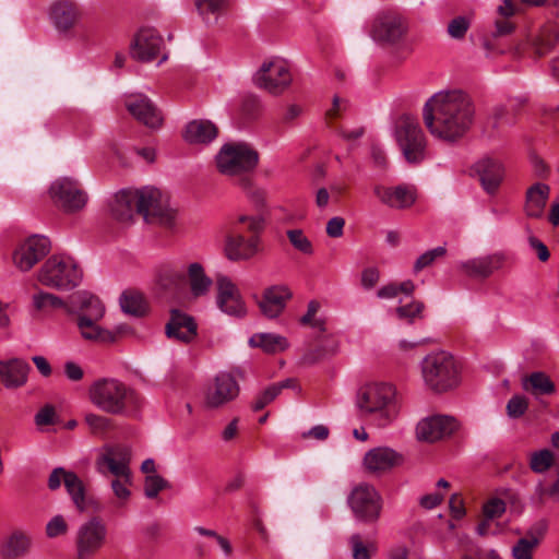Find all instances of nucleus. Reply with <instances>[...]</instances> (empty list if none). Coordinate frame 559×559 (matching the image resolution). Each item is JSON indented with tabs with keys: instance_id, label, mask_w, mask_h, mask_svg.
<instances>
[{
	"instance_id": "nucleus-39",
	"label": "nucleus",
	"mask_w": 559,
	"mask_h": 559,
	"mask_svg": "<svg viewBox=\"0 0 559 559\" xmlns=\"http://www.w3.org/2000/svg\"><path fill=\"white\" fill-rule=\"evenodd\" d=\"M186 264H170L159 269L157 283L164 289H179L185 287Z\"/></svg>"
},
{
	"instance_id": "nucleus-46",
	"label": "nucleus",
	"mask_w": 559,
	"mask_h": 559,
	"mask_svg": "<svg viewBox=\"0 0 559 559\" xmlns=\"http://www.w3.org/2000/svg\"><path fill=\"white\" fill-rule=\"evenodd\" d=\"M286 235L290 245L297 251L305 255L313 254V245L311 240L305 235L304 230L299 228L288 229Z\"/></svg>"
},
{
	"instance_id": "nucleus-31",
	"label": "nucleus",
	"mask_w": 559,
	"mask_h": 559,
	"mask_svg": "<svg viewBox=\"0 0 559 559\" xmlns=\"http://www.w3.org/2000/svg\"><path fill=\"white\" fill-rule=\"evenodd\" d=\"M185 286L189 287L192 297L201 298L211 292L213 280L207 275L202 263L189 262L186 264Z\"/></svg>"
},
{
	"instance_id": "nucleus-36",
	"label": "nucleus",
	"mask_w": 559,
	"mask_h": 559,
	"mask_svg": "<svg viewBox=\"0 0 559 559\" xmlns=\"http://www.w3.org/2000/svg\"><path fill=\"white\" fill-rule=\"evenodd\" d=\"M71 305L79 310L76 317H90L93 320H102L106 312L102 300L87 292H78L72 295Z\"/></svg>"
},
{
	"instance_id": "nucleus-56",
	"label": "nucleus",
	"mask_w": 559,
	"mask_h": 559,
	"mask_svg": "<svg viewBox=\"0 0 559 559\" xmlns=\"http://www.w3.org/2000/svg\"><path fill=\"white\" fill-rule=\"evenodd\" d=\"M527 407L528 402L525 396L514 395L507 404V414L510 418H519L525 414Z\"/></svg>"
},
{
	"instance_id": "nucleus-4",
	"label": "nucleus",
	"mask_w": 559,
	"mask_h": 559,
	"mask_svg": "<svg viewBox=\"0 0 559 559\" xmlns=\"http://www.w3.org/2000/svg\"><path fill=\"white\" fill-rule=\"evenodd\" d=\"M420 368L425 384L435 392L453 390L461 382L460 367L454 357L447 352L427 355Z\"/></svg>"
},
{
	"instance_id": "nucleus-8",
	"label": "nucleus",
	"mask_w": 559,
	"mask_h": 559,
	"mask_svg": "<svg viewBox=\"0 0 559 559\" xmlns=\"http://www.w3.org/2000/svg\"><path fill=\"white\" fill-rule=\"evenodd\" d=\"M395 139L409 164H419L425 159L427 140L415 117L404 115L399 118L395 126Z\"/></svg>"
},
{
	"instance_id": "nucleus-29",
	"label": "nucleus",
	"mask_w": 559,
	"mask_h": 559,
	"mask_svg": "<svg viewBox=\"0 0 559 559\" xmlns=\"http://www.w3.org/2000/svg\"><path fill=\"white\" fill-rule=\"evenodd\" d=\"M506 257L502 253L479 257L461 263L462 271L471 277H488L493 272L502 269Z\"/></svg>"
},
{
	"instance_id": "nucleus-32",
	"label": "nucleus",
	"mask_w": 559,
	"mask_h": 559,
	"mask_svg": "<svg viewBox=\"0 0 559 559\" xmlns=\"http://www.w3.org/2000/svg\"><path fill=\"white\" fill-rule=\"evenodd\" d=\"M483 189L488 194H495L503 180V167L499 162L492 159H483L476 165Z\"/></svg>"
},
{
	"instance_id": "nucleus-58",
	"label": "nucleus",
	"mask_w": 559,
	"mask_h": 559,
	"mask_svg": "<svg viewBox=\"0 0 559 559\" xmlns=\"http://www.w3.org/2000/svg\"><path fill=\"white\" fill-rule=\"evenodd\" d=\"M506 511V503L503 500L493 498L490 499L485 506H484V514L487 520H492L496 518L501 516Z\"/></svg>"
},
{
	"instance_id": "nucleus-15",
	"label": "nucleus",
	"mask_w": 559,
	"mask_h": 559,
	"mask_svg": "<svg viewBox=\"0 0 559 559\" xmlns=\"http://www.w3.org/2000/svg\"><path fill=\"white\" fill-rule=\"evenodd\" d=\"M132 451L127 445H110L97 455L95 461L96 471L103 475H112L117 477H126L132 475L131 464Z\"/></svg>"
},
{
	"instance_id": "nucleus-44",
	"label": "nucleus",
	"mask_w": 559,
	"mask_h": 559,
	"mask_svg": "<svg viewBox=\"0 0 559 559\" xmlns=\"http://www.w3.org/2000/svg\"><path fill=\"white\" fill-rule=\"evenodd\" d=\"M132 484V475L126 477L114 478L110 483L111 490L115 498L117 499V507L123 508L131 497V490L129 487Z\"/></svg>"
},
{
	"instance_id": "nucleus-17",
	"label": "nucleus",
	"mask_w": 559,
	"mask_h": 559,
	"mask_svg": "<svg viewBox=\"0 0 559 559\" xmlns=\"http://www.w3.org/2000/svg\"><path fill=\"white\" fill-rule=\"evenodd\" d=\"M216 306L230 317L242 318L247 314V305L238 286L226 275L216 277Z\"/></svg>"
},
{
	"instance_id": "nucleus-57",
	"label": "nucleus",
	"mask_w": 559,
	"mask_h": 559,
	"mask_svg": "<svg viewBox=\"0 0 559 559\" xmlns=\"http://www.w3.org/2000/svg\"><path fill=\"white\" fill-rule=\"evenodd\" d=\"M423 309H424L423 302L413 301L408 305L397 307L396 313L400 319H405L408 322H413V320L421 313Z\"/></svg>"
},
{
	"instance_id": "nucleus-48",
	"label": "nucleus",
	"mask_w": 559,
	"mask_h": 559,
	"mask_svg": "<svg viewBox=\"0 0 559 559\" xmlns=\"http://www.w3.org/2000/svg\"><path fill=\"white\" fill-rule=\"evenodd\" d=\"M194 4L202 16L221 15L229 7L228 0H194Z\"/></svg>"
},
{
	"instance_id": "nucleus-47",
	"label": "nucleus",
	"mask_w": 559,
	"mask_h": 559,
	"mask_svg": "<svg viewBox=\"0 0 559 559\" xmlns=\"http://www.w3.org/2000/svg\"><path fill=\"white\" fill-rule=\"evenodd\" d=\"M84 421L87 425L90 431L96 436H104L112 427L110 418L95 413H86Z\"/></svg>"
},
{
	"instance_id": "nucleus-24",
	"label": "nucleus",
	"mask_w": 559,
	"mask_h": 559,
	"mask_svg": "<svg viewBox=\"0 0 559 559\" xmlns=\"http://www.w3.org/2000/svg\"><path fill=\"white\" fill-rule=\"evenodd\" d=\"M48 16L58 33L68 34L80 22L82 13L74 0H56L49 7Z\"/></svg>"
},
{
	"instance_id": "nucleus-50",
	"label": "nucleus",
	"mask_w": 559,
	"mask_h": 559,
	"mask_svg": "<svg viewBox=\"0 0 559 559\" xmlns=\"http://www.w3.org/2000/svg\"><path fill=\"white\" fill-rule=\"evenodd\" d=\"M349 545L354 559H371V555L376 551L374 544H365L359 534H354L350 536Z\"/></svg>"
},
{
	"instance_id": "nucleus-37",
	"label": "nucleus",
	"mask_w": 559,
	"mask_h": 559,
	"mask_svg": "<svg viewBox=\"0 0 559 559\" xmlns=\"http://www.w3.org/2000/svg\"><path fill=\"white\" fill-rule=\"evenodd\" d=\"M218 135L217 127L210 120H192L185 129L183 139L190 144H209Z\"/></svg>"
},
{
	"instance_id": "nucleus-21",
	"label": "nucleus",
	"mask_w": 559,
	"mask_h": 559,
	"mask_svg": "<svg viewBox=\"0 0 559 559\" xmlns=\"http://www.w3.org/2000/svg\"><path fill=\"white\" fill-rule=\"evenodd\" d=\"M163 47L162 35L155 28L143 27L135 34L130 53L138 61L150 62L158 57Z\"/></svg>"
},
{
	"instance_id": "nucleus-12",
	"label": "nucleus",
	"mask_w": 559,
	"mask_h": 559,
	"mask_svg": "<svg viewBox=\"0 0 559 559\" xmlns=\"http://www.w3.org/2000/svg\"><path fill=\"white\" fill-rule=\"evenodd\" d=\"M49 195L53 203L67 213L83 210L88 201L87 193L79 181L70 177L56 179L49 188Z\"/></svg>"
},
{
	"instance_id": "nucleus-11",
	"label": "nucleus",
	"mask_w": 559,
	"mask_h": 559,
	"mask_svg": "<svg viewBox=\"0 0 559 559\" xmlns=\"http://www.w3.org/2000/svg\"><path fill=\"white\" fill-rule=\"evenodd\" d=\"M347 502L355 518L359 521L372 523L380 516L381 497L372 485L362 483L355 486L348 496Z\"/></svg>"
},
{
	"instance_id": "nucleus-35",
	"label": "nucleus",
	"mask_w": 559,
	"mask_h": 559,
	"mask_svg": "<svg viewBox=\"0 0 559 559\" xmlns=\"http://www.w3.org/2000/svg\"><path fill=\"white\" fill-rule=\"evenodd\" d=\"M136 197V189L121 190L118 192L110 205L112 216L121 223L132 221L134 213H138Z\"/></svg>"
},
{
	"instance_id": "nucleus-60",
	"label": "nucleus",
	"mask_w": 559,
	"mask_h": 559,
	"mask_svg": "<svg viewBox=\"0 0 559 559\" xmlns=\"http://www.w3.org/2000/svg\"><path fill=\"white\" fill-rule=\"evenodd\" d=\"M56 420V409L51 405H45L35 415V424L37 426L52 425Z\"/></svg>"
},
{
	"instance_id": "nucleus-5",
	"label": "nucleus",
	"mask_w": 559,
	"mask_h": 559,
	"mask_svg": "<svg viewBox=\"0 0 559 559\" xmlns=\"http://www.w3.org/2000/svg\"><path fill=\"white\" fill-rule=\"evenodd\" d=\"M258 162V152L242 142L225 143L215 155V167L226 177H242L250 174L255 169Z\"/></svg>"
},
{
	"instance_id": "nucleus-62",
	"label": "nucleus",
	"mask_w": 559,
	"mask_h": 559,
	"mask_svg": "<svg viewBox=\"0 0 559 559\" xmlns=\"http://www.w3.org/2000/svg\"><path fill=\"white\" fill-rule=\"evenodd\" d=\"M319 310V304L317 301H310L308 304V309L305 316L301 318L302 324H310L312 326H320L321 323L314 319L317 312Z\"/></svg>"
},
{
	"instance_id": "nucleus-43",
	"label": "nucleus",
	"mask_w": 559,
	"mask_h": 559,
	"mask_svg": "<svg viewBox=\"0 0 559 559\" xmlns=\"http://www.w3.org/2000/svg\"><path fill=\"white\" fill-rule=\"evenodd\" d=\"M294 386V380L286 379L280 383L270 385L263 392L255 396L252 403V409L258 412L276 399L281 391L285 388Z\"/></svg>"
},
{
	"instance_id": "nucleus-3",
	"label": "nucleus",
	"mask_w": 559,
	"mask_h": 559,
	"mask_svg": "<svg viewBox=\"0 0 559 559\" xmlns=\"http://www.w3.org/2000/svg\"><path fill=\"white\" fill-rule=\"evenodd\" d=\"M358 407L371 416L380 427L391 424L399 414L395 388L390 383L374 382L366 385L358 397Z\"/></svg>"
},
{
	"instance_id": "nucleus-54",
	"label": "nucleus",
	"mask_w": 559,
	"mask_h": 559,
	"mask_svg": "<svg viewBox=\"0 0 559 559\" xmlns=\"http://www.w3.org/2000/svg\"><path fill=\"white\" fill-rule=\"evenodd\" d=\"M471 19L464 15L452 19L448 24V34L453 39H463L471 27Z\"/></svg>"
},
{
	"instance_id": "nucleus-2",
	"label": "nucleus",
	"mask_w": 559,
	"mask_h": 559,
	"mask_svg": "<svg viewBox=\"0 0 559 559\" xmlns=\"http://www.w3.org/2000/svg\"><path fill=\"white\" fill-rule=\"evenodd\" d=\"M90 402L109 415H124L139 405L136 392L117 378H99L87 390Z\"/></svg>"
},
{
	"instance_id": "nucleus-22",
	"label": "nucleus",
	"mask_w": 559,
	"mask_h": 559,
	"mask_svg": "<svg viewBox=\"0 0 559 559\" xmlns=\"http://www.w3.org/2000/svg\"><path fill=\"white\" fill-rule=\"evenodd\" d=\"M459 429L457 420L448 415H435L420 420L416 427L417 438L436 442L450 437Z\"/></svg>"
},
{
	"instance_id": "nucleus-49",
	"label": "nucleus",
	"mask_w": 559,
	"mask_h": 559,
	"mask_svg": "<svg viewBox=\"0 0 559 559\" xmlns=\"http://www.w3.org/2000/svg\"><path fill=\"white\" fill-rule=\"evenodd\" d=\"M33 305L39 311L59 309L64 307V302L62 301L61 298L53 294L41 290L33 296Z\"/></svg>"
},
{
	"instance_id": "nucleus-61",
	"label": "nucleus",
	"mask_w": 559,
	"mask_h": 559,
	"mask_svg": "<svg viewBox=\"0 0 559 559\" xmlns=\"http://www.w3.org/2000/svg\"><path fill=\"white\" fill-rule=\"evenodd\" d=\"M345 221L340 216L332 217L326 224V234L332 238H338L343 235Z\"/></svg>"
},
{
	"instance_id": "nucleus-42",
	"label": "nucleus",
	"mask_w": 559,
	"mask_h": 559,
	"mask_svg": "<svg viewBox=\"0 0 559 559\" xmlns=\"http://www.w3.org/2000/svg\"><path fill=\"white\" fill-rule=\"evenodd\" d=\"M120 306L123 312L141 317L146 311V304L142 294L136 292H126L120 297Z\"/></svg>"
},
{
	"instance_id": "nucleus-63",
	"label": "nucleus",
	"mask_w": 559,
	"mask_h": 559,
	"mask_svg": "<svg viewBox=\"0 0 559 559\" xmlns=\"http://www.w3.org/2000/svg\"><path fill=\"white\" fill-rule=\"evenodd\" d=\"M348 108V102L345 98L340 96H334L332 107L328 110V116L330 118L337 117L341 112L346 111Z\"/></svg>"
},
{
	"instance_id": "nucleus-16",
	"label": "nucleus",
	"mask_w": 559,
	"mask_h": 559,
	"mask_svg": "<svg viewBox=\"0 0 559 559\" xmlns=\"http://www.w3.org/2000/svg\"><path fill=\"white\" fill-rule=\"evenodd\" d=\"M260 251V238L258 235L245 237L240 227L230 225L224 241V253L230 261H247Z\"/></svg>"
},
{
	"instance_id": "nucleus-20",
	"label": "nucleus",
	"mask_w": 559,
	"mask_h": 559,
	"mask_svg": "<svg viewBox=\"0 0 559 559\" xmlns=\"http://www.w3.org/2000/svg\"><path fill=\"white\" fill-rule=\"evenodd\" d=\"M49 252V240L41 236H32L22 241L13 252L14 265L23 272L29 271Z\"/></svg>"
},
{
	"instance_id": "nucleus-6",
	"label": "nucleus",
	"mask_w": 559,
	"mask_h": 559,
	"mask_svg": "<svg viewBox=\"0 0 559 559\" xmlns=\"http://www.w3.org/2000/svg\"><path fill=\"white\" fill-rule=\"evenodd\" d=\"M82 270L69 255H52L40 267L37 280L44 286L59 290L72 289L82 281Z\"/></svg>"
},
{
	"instance_id": "nucleus-55",
	"label": "nucleus",
	"mask_w": 559,
	"mask_h": 559,
	"mask_svg": "<svg viewBox=\"0 0 559 559\" xmlns=\"http://www.w3.org/2000/svg\"><path fill=\"white\" fill-rule=\"evenodd\" d=\"M230 225H237L238 227H240V225H246L248 231L252 233L253 235H257L263 229L264 219L258 215L250 216L241 214L238 215L237 218Z\"/></svg>"
},
{
	"instance_id": "nucleus-19",
	"label": "nucleus",
	"mask_w": 559,
	"mask_h": 559,
	"mask_svg": "<svg viewBox=\"0 0 559 559\" xmlns=\"http://www.w3.org/2000/svg\"><path fill=\"white\" fill-rule=\"evenodd\" d=\"M401 453L389 447H376L367 451L362 457V467L373 476L384 475L403 464Z\"/></svg>"
},
{
	"instance_id": "nucleus-10",
	"label": "nucleus",
	"mask_w": 559,
	"mask_h": 559,
	"mask_svg": "<svg viewBox=\"0 0 559 559\" xmlns=\"http://www.w3.org/2000/svg\"><path fill=\"white\" fill-rule=\"evenodd\" d=\"M254 84L270 94L284 93L293 82L290 67L284 59L265 60L253 76Z\"/></svg>"
},
{
	"instance_id": "nucleus-27",
	"label": "nucleus",
	"mask_w": 559,
	"mask_h": 559,
	"mask_svg": "<svg viewBox=\"0 0 559 559\" xmlns=\"http://www.w3.org/2000/svg\"><path fill=\"white\" fill-rule=\"evenodd\" d=\"M547 532V523L539 521L532 525L512 547L513 559H534V551L542 543Z\"/></svg>"
},
{
	"instance_id": "nucleus-53",
	"label": "nucleus",
	"mask_w": 559,
	"mask_h": 559,
	"mask_svg": "<svg viewBox=\"0 0 559 559\" xmlns=\"http://www.w3.org/2000/svg\"><path fill=\"white\" fill-rule=\"evenodd\" d=\"M447 253V249L444 246H439L431 250L424 252L421 255L417 258L414 263V272L418 273L425 267L431 265L437 259L444 257Z\"/></svg>"
},
{
	"instance_id": "nucleus-14",
	"label": "nucleus",
	"mask_w": 559,
	"mask_h": 559,
	"mask_svg": "<svg viewBox=\"0 0 559 559\" xmlns=\"http://www.w3.org/2000/svg\"><path fill=\"white\" fill-rule=\"evenodd\" d=\"M107 527L98 518L80 525L76 532V559L92 558L106 543Z\"/></svg>"
},
{
	"instance_id": "nucleus-59",
	"label": "nucleus",
	"mask_w": 559,
	"mask_h": 559,
	"mask_svg": "<svg viewBox=\"0 0 559 559\" xmlns=\"http://www.w3.org/2000/svg\"><path fill=\"white\" fill-rule=\"evenodd\" d=\"M380 280V271L377 267H366L361 272L360 284L364 289L370 290L376 287Z\"/></svg>"
},
{
	"instance_id": "nucleus-25",
	"label": "nucleus",
	"mask_w": 559,
	"mask_h": 559,
	"mask_svg": "<svg viewBox=\"0 0 559 559\" xmlns=\"http://www.w3.org/2000/svg\"><path fill=\"white\" fill-rule=\"evenodd\" d=\"M128 111L144 126L155 129L160 127L163 116L159 109L144 94H130L124 100Z\"/></svg>"
},
{
	"instance_id": "nucleus-7",
	"label": "nucleus",
	"mask_w": 559,
	"mask_h": 559,
	"mask_svg": "<svg viewBox=\"0 0 559 559\" xmlns=\"http://www.w3.org/2000/svg\"><path fill=\"white\" fill-rule=\"evenodd\" d=\"M138 213L147 223L159 224L165 227L175 225L177 211L171 206L169 197L154 187L136 189Z\"/></svg>"
},
{
	"instance_id": "nucleus-64",
	"label": "nucleus",
	"mask_w": 559,
	"mask_h": 559,
	"mask_svg": "<svg viewBox=\"0 0 559 559\" xmlns=\"http://www.w3.org/2000/svg\"><path fill=\"white\" fill-rule=\"evenodd\" d=\"M450 511L453 518L461 519L465 514L463 500L459 495H452L450 498Z\"/></svg>"
},
{
	"instance_id": "nucleus-28",
	"label": "nucleus",
	"mask_w": 559,
	"mask_h": 559,
	"mask_svg": "<svg viewBox=\"0 0 559 559\" xmlns=\"http://www.w3.org/2000/svg\"><path fill=\"white\" fill-rule=\"evenodd\" d=\"M292 296L293 294L286 285L271 286L263 293L260 301V309L267 318H276L283 312L286 302L292 298Z\"/></svg>"
},
{
	"instance_id": "nucleus-40",
	"label": "nucleus",
	"mask_w": 559,
	"mask_h": 559,
	"mask_svg": "<svg viewBox=\"0 0 559 559\" xmlns=\"http://www.w3.org/2000/svg\"><path fill=\"white\" fill-rule=\"evenodd\" d=\"M249 344L252 347H260L269 354L284 352L289 346L286 337L274 333H255L249 338Z\"/></svg>"
},
{
	"instance_id": "nucleus-30",
	"label": "nucleus",
	"mask_w": 559,
	"mask_h": 559,
	"mask_svg": "<svg viewBox=\"0 0 559 559\" xmlns=\"http://www.w3.org/2000/svg\"><path fill=\"white\" fill-rule=\"evenodd\" d=\"M166 335L181 343H190L197 336V323L190 316L174 310L166 325Z\"/></svg>"
},
{
	"instance_id": "nucleus-9",
	"label": "nucleus",
	"mask_w": 559,
	"mask_h": 559,
	"mask_svg": "<svg viewBox=\"0 0 559 559\" xmlns=\"http://www.w3.org/2000/svg\"><path fill=\"white\" fill-rule=\"evenodd\" d=\"M407 32L408 24L400 13L385 11L373 17L369 35L380 46L395 47L403 44Z\"/></svg>"
},
{
	"instance_id": "nucleus-51",
	"label": "nucleus",
	"mask_w": 559,
	"mask_h": 559,
	"mask_svg": "<svg viewBox=\"0 0 559 559\" xmlns=\"http://www.w3.org/2000/svg\"><path fill=\"white\" fill-rule=\"evenodd\" d=\"M69 532V523L62 514L53 515L46 524L45 533L48 538L66 536Z\"/></svg>"
},
{
	"instance_id": "nucleus-26",
	"label": "nucleus",
	"mask_w": 559,
	"mask_h": 559,
	"mask_svg": "<svg viewBox=\"0 0 559 559\" xmlns=\"http://www.w3.org/2000/svg\"><path fill=\"white\" fill-rule=\"evenodd\" d=\"M31 366L22 358L0 360V382L7 389H17L26 384Z\"/></svg>"
},
{
	"instance_id": "nucleus-23",
	"label": "nucleus",
	"mask_w": 559,
	"mask_h": 559,
	"mask_svg": "<svg viewBox=\"0 0 559 559\" xmlns=\"http://www.w3.org/2000/svg\"><path fill=\"white\" fill-rule=\"evenodd\" d=\"M373 194L383 205L393 210L409 209L417 200L416 189L408 185H397L395 187L376 185Z\"/></svg>"
},
{
	"instance_id": "nucleus-45",
	"label": "nucleus",
	"mask_w": 559,
	"mask_h": 559,
	"mask_svg": "<svg viewBox=\"0 0 559 559\" xmlns=\"http://www.w3.org/2000/svg\"><path fill=\"white\" fill-rule=\"evenodd\" d=\"M555 463L554 453L548 449L533 452L530 456V467L534 473L543 474Z\"/></svg>"
},
{
	"instance_id": "nucleus-33",
	"label": "nucleus",
	"mask_w": 559,
	"mask_h": 559,
	"mask_svg": "<svg viewBox=\"0 0 559 559\" xmlns=\"http://www.w3.org/2000/svg\"><path fill=\"white\" fill-rule=\"evenodd\" d=\"M550 188L543 182L531 186L525 193L524 213L530 218H540L549 198Z\"/></svg>"
},
{
	"instance_id": "nucleus-18",
	"label": "nucleus",
	"mask_w": 559,
	"mask_h": 559,
	"mask_svg": "<svg viewBox=\"0 0 559 559\" xmlns=\"http://www.w3.org/2000/svg\"><path fill=\"white\" fill-rule=\"evenodd\" d=\"M61 485H64L68 495L70 496L75 508L83 512L87 508L85 486L81 478L72 471L63 467H56L51 471L47 479V486L50 490H58Z\"/></svg>"
},
{
	"instance_id": "nucleus-13",
	"label": "nucleus",
	"mask_w": 559,
	"mask_h": 559,
	"mask_svg": "<svg viewBox=\"0 0 559 559\" xmlns=\"http://www.w3.org/2000/svg\"><path fill=\"white\" fill-rule=\"evenodd\" d=\"M240 392V386L231 372H218L204 392V407L218 409L235 401Z\"/></svg>"
},
{
	"instance_id": "nucleus-41",
	"label": "nucleus",
	"mask_w": 559,
	"mask_h": 559,
	"mask_svg": "<svg viewBox=\"0 0 559 559\" xmlns=\"http://www.w3.org/2000/svg\"><path fill=\"white\" fill-rule=\"evenodd\" d=\"M525 391H531L533 394L549 395L556 390L551 379L542 371H536L525 377L522 382Z\"/></svg>"
},
{
	"instance_id": "nucleus-1",
	"label": "nucleus",
	"mask_w": 559,
	"mask_h": 559,
	"mask_svg": "<svg viewBox=\"0 0 559 559\" xmlns=\"http://www.w3.org/2000/svg\"><path fill=\"white\" fill-rule=\"evenodd\" d=\"M475 119L472 98L461 90L435 93L423 107V120L437 140L454 143L465 136Z\"/></svg>"
},
{
	"instance_id": "nucleus-38",
	"label": "nucleus",
	"mask_w": 559,
	"mask_h": 559,
	"mask_svg": "<svg viewBox=\"0 0 559 559\" xmlns=\"http://www.w3.org/2000/svg\"><path fill=\"white\" fill-rule=\"evenodd\" d=\"M100 320H93L90 317H76V326L82 338L88 342L110 344L114 335L110 330L99 324Z\"/></svg>"
},
{
	"instance_id": "nucleus-34",
	"label": "nucleus",
	"mask_w": 559,
	"mask_h": 559,
	"mask_svg": "<svg viewBox=\"0 0 559 559\" xmlns=\"http://www.w3.org/2000/svg\"><path fill=\"white\" fill-rule=\"evenodd\" d=\"M31 545L29 534L21 530L13 531L0 544V557L20 559L28 552Z\"/></svg>"
},
{
	"instance_id": "nucleus-52",
	"label": "nucleus",
	"mask_w": 559,
	"mask_h": 559,
	"mask_svg": "<svg viewBox=\"0 0 559 559\" xmlns=\"http://www.w3.org/2000/svg\"><path fill=\"white\" fill-rule=\"evenodd\" d=\"M168 487V481L158 474L146 475L144 479V495L150 499L156 498L162 490Z\"/></svg>"
}]
</instances>
